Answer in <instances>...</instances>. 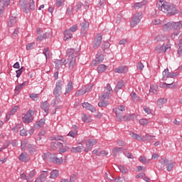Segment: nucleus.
<instances>
[{
	"label": "nucleus",
	"mask_w": 182,
	"mask_h": 182,
	"mask_svg": "<svg viewBox=\"0 0 182 182\" xmlns=\"http://www.w3.org/2000/svg\"><path fill=\"white\" fill-rule=\"evenodd\" d=\"M156 8L165 14H168V16L178 14L176 6L167 2H164L163 1H159L156 3Z\"/></svg>",
	"instance_id": "f257e3e1"
},
{
	"label": "nucleus",
	"mask_w": 182,
	"mask_h": 182,
	"mask_svg": "<svg viewBox=\"0 0 182 182\" xmlns=\"http://www.w3.org/2000/svg\"><path fill=\"white\" fill-rule=\"evenodd\" d=\"M80 55L79 51L73 49L69 48L67 50V56H68V69L69 70H73L74 68L76 66V58Z\"/></svg>",
	"instance_id": "f03ea898"
},
{
	"label": "nucleus",
	"mask_w": 182,
	"mask_h": 182,
	"mask_svg": "<svg viewBox=\"0 0 182 182\" xmlns=\"http://www.w3.org/2000/svg\"><path fill=\"white\" fill-rule=\"evenodd\" d=\"M63 87V82L58 80L55 83V87L53 90V95L55 99H58L62 95V88Z\"/></svg>",
	"instance_id": "7ed1b4c3"
},
{
	"label": "nucleus",
	"mask_w": 182,
	"mask_h": 182,
	"mask_svg": "<svg viewBox=\"0 0 182 182\" xmlns=\"http://www.w3.org/2000/svg\"><path fill=\"white\" fill-rule=\"evenodd\" d=\"M141 18H143V13H136L133 18L131 20V27L134 28L135 26H137L139 23H140V21H141Z\"/></svg>",
	"instance_id": "20e7f679"
},
{
	"label": "nucleus",
	"mask_w": 182,
	"mask_h": 182,
	"mask_svg": "<svg viewBox=\"0 0 182 182\" xmlns=\"http://www.w3.org/2000/svg\"><path fill=\"white\" fill-rule=\"evenodd\" d=\"M35 114V112L29 109L26 114L24 115V117H22V120L23 123H26V124H29L32 120H33V116Z\"/></svg>",
	"instance_id": "39448f33"
},
{
	"label": "nucleus",
	"mask_w": 182,
	"mask_h": 182,
	"mask_svg": "<svg viewBox=\"0 0 182 182\" xmlns=\"http://www.w3.org/2000/svg\"><path fill=\"white\" fill-rule=\"evenodd\" d=\"M171 49V45L170 44H166V46L159 45L155 47V50L158 53H166L167 50H170Z\"/></svg>",
	"instance_id": "423d86ee"
},
{
	"label": "nucleus",
	"mask_w": 182,
	"mask_h": 182,
	"mask_svg": "<svg viewBox=\"0 0 182 182\" xmlns=\"http://www.w3.org/2000/svg\"><path fill=\"white\" fill-rule=\"evenodd\" d=\"M49 176V171H43L40 176L36 178L34 182H44L46 181V178Z\"/></svg>",
	"instance_id": "0eeeda50"
},
{
	"label": "nucleus",
	"mask_w": 182,
	"mask_h": 182,
	"mask_svg": "<svg viewBox=\"0 0 182 182\" xmlns=\"http://www.w3.org/2000/svg\"><path fill=\"white\" fill-rule=\"evenodd\" d=\"M97 144V140L96 139H89L87 144H86V147L85 149V153L90 151L93 146Z\"/></svg>",
	"instance_id": "6e6552de"
},
{
	"label": "nucleus",
	"mask_w": 182,
	"mask_h": 182,
	"mask_svg": "<svg viewBox=\"0 0 182 182\" xmlns=\"http://www.w3.org/2000/svg\"><path fill=\"white\" fill-rule=\"evenodd\" d=\"M55 65V69L59 70L60 68L65 69L66 68V60H55L54 62Z\"/></svg>",
	"instance_id": "1a4fd4ad"
},
{
	"label": "nucleus",
	"mask_w": 182,
	"mask_h": 182,
	"mask_svg": "<svg viewBox=\"0 0 182 182\" xmlns=\"http://www.w3.org/2000/svg\"><path fill=\"white\" fill-rule=\"evenodd\" d=\"M50 163H54V164H62V163H63V158L58 157V154H53Z\"/></svg>",
	"instance_id": "9d476101"
},
{
	"label": "nucleus",
	"mask_w": 182,
	"mask_h": 182,
	"mask_svg": "<svg viewBox=\"0 0 182 182\" xmlns=\"http://www.w3.org/2000/svg\"><path fill=\"white\" fill-rule=\"evenodd\" d=\"M19 5H20L21 8L23 9V12H25V14H29L30 10H29V8L28 7V1H27L20 0Z\"/></svg>",
	"instance_id": "9b49d317"
},
{
	"label": "nucleus",
	"mask_w": 182,
	"mask_h": 182,
	"mask_svg": "<svg viewBox=\"0 0 182 182\" xmlns=\"http://www.w3.org/2000/svg\"><path fill=\"white\" fill-rule=\"evenodd\" d=\"M105 59V55L103 54H100V53H98L96 55V59L92 62V66H96L97 63H100V62H103Z\"/></svg>",
	"instance_id": "f8f14e48"
},
{
	"label": "nucleus",
	"mask_w": 182,
	"mask_h": 182,
	"mask_svg": "<svg viewBox=\"0 0 182 182\" xmlns=\"http://www.w3.org/2000/svg\"><path fill=\"white\" fill-rule=\"evenodd\" d=\"M103 35L102 33H98L94 41V48L97 49L98 46H100L102 44V39Z\"/></svg>",
	"instance_id": "ddd939ff"
},
{
	"label": "nucleus",
	"mask_w": 182,
	"mask_h": 182,
	"mask_svg": "<svg viewBox=\"0 0 182 182\" xmlns=\"http://www.w3.org/2000/svg\"><path fill=\"white\" fill-rule=\"evenodd\" d=\"M49 102H48V101L41 103V108L45 112V116H48V114H49Z\"/></svg>",
	"instance_id": "4468645a"
},
{
	"label": "nucleus",
	"mask_w": 182,
	"mask_h": 182,
	"mask_svg": "<svg viewBox=\"0 0 182 182\" xmlns=\"http://www.w3.org/2000/svg\"><path fill=\"white\" fill-rule=\"evenodd\" d=\"M107 91L104 93L102 95V100H106V99H109V95L112 92V86H110V84H107L106 87Z\"/></svg>",
	"instance_id": "2eb2a0df"
},
{
	"label": "nucleus",
	"mask_w": 182,
	"mask_h": 182,
	"mask_svg": "<svg viewBox=\"0 0 182 182\" xmlns=\"http://www.w3.org/2000/svg\"><path fill=\"white\" fill-rule=\"evenodd\" d=\"M18 159L23 163H28V161L31 160V157H29L28 154H26V152H23L19 155Z\"/></svg>",
	"instance_id": "dca6fc26"
},
{
	"label": "nucleus",
	"mask_w": 182,
	"mask_h": 182,
	"mask_svg": "<svg viewBox=\"0 0 182 182\" xmlns=\"http://www.w3.org/2000/svg\"><path fill=\"white\" fill-rule=\"evenodd\" d=\"M147 4V1L144 0L141 2L135 3L133 6V8L136 9V11H139V9L141 8H144Z\"/></svg>",
	"instance_id": "f3484780"
},
{
	"label": "nucleus",
	"mask_w": 182,
	"mask_h": 182,
	"mask_svg": "<svg viewBox=\"0 0 182 182\" xmlns=\"http://www.w3.org/2000/svg\"><path fill=\"white\" fill-rule=\"evenodd\" d=\"M72 90H73V82L70 80L67 85V87L65 89V95L68 96L70 94V92H72Z\"/></svg>",
	"instance_id": "a211bd4d"
},
{
	"label": "nucleus",
	"mask_w": 182,
	"mask_h": 182,
	"mask_svg": "<svg viewBox=\"0 0 182 182\" xmlns=\"http://www.w3.org/2000/svg\"><path fill=\"white\" fill-rule=\"evenodd\" d=\"M82 106L85 109H87V110H90V112H92V113H95V112H96V108H95V107H93L92 105L89 104L88 102L82 103Z\"/></svg>",
	"instance_id": "6ab92c4d"
},
{
	"label": "nucleus",
	"mask_w": 182,
	"mask_h": 182,
	"mask_svg": "<svg viewBox=\"0 0 182 182\" xmlns=\"http://www.w3.org/2000/svg\"><path fill=\"white\" fill-rule=\"evenodd\" d=\"M129 135L131 137H132V139L138 140V141H143V135L141 134L139 135L133 132H129Z\"/></svg>",
	"instance_id": "aec40b11"
},
{
	"label": "nucleus",
	"mask_w": 182,
	"mask_h": 182,
	"mask_svg": "<svg viewBox=\"0 0 182 182\" xmlns=\"http://www.w3.org/2000/svg\"><path fill=\"white\" fill-rule=\"evenodd\" d=\"M80 26L82 33H86L89 29V23L87 21H84L80 24Z\"/></svg>",
	"instance_id": "412c9836"
},
{
	"label": "nucleus",
	"mask_w": 182,
	"mask_h": 182,
	"mask_svg": "<svg viewBox=\"0 0 182 182\" xmlns=\"http://www.w3.org/2000/svg\"><path fill=\"white\" fill-rule=\"evenodd\" d=\"M16 22H18V17L11 16L9 18V21L8 22V25L10 27L15 26V25H16Z\"/></svg>",
	"instance_id": "4be33fe9"
},
{
	"label": "nucleus",
	"mask_w": 182,
	"mask_h": 182,
	"mask_svg": "<svg viewBox=\"0 0 182 182\" xmlns=\"http://www.w3.org/2000/svg\"><path fill=\"white\" fill-rule=\"evenodd\" d=\"M154 139V136H151L149 134H146V135H142V141H148V143H151V141Z\"/></svg>",
	"instance_id": "5701e85b"
},
{
	"label": "nucleus",
	"mask_w": 182,
	"mask_h": 182,
	"mask_svg": "<svg viewBox=\"0 0 182 182\" xmlns=\"http://www.w3.org/2000/svg\"><path fill=\"white\" fill-rule=\"evenodd\" d=\"M124 85H125L124 81L123 80L119 81L116 85V87L114 88V92H116V93H118L119 90L123 89V87H124Z\"/></svg>",
	"instance_id": "b1692460"
},
{
	"label": "nucleus",
	"mask_w": 182,
	"mask_h": 182,
	"mask_svg": "<svg viewBox=\"0 0 182 182\" xmlns=\"http://www.w3.org/2000/svg\"><path fill=\"white\" fill-rule=\"evenodd\" d=\"M53 156V154H50V152H47L43 154L42 158H43V160H47L48 161L51 162Z\"/></svg>",
	"instance_id": "393cba45"
},
{
	"label": "nucleus",
	"mask_w": 182,
	"mask_h": 182,
	"mask_svg": "<svg viewBox=\"0 0 182 182\" xmlns=\"http://www.w3.org/2000/svg\"><path fill=\"white\" fill-rule=\"evenodd\" d=\"M127 67L126 66H120L118 68L115 69V72L117 73H127Z\"/></svg>",
	"instance_id": "a878e982"
},
{
	"label": "nucleus",
	"mask_w": 182,
	"mask_h": 182,
	"mask_svg": "<svg viewBox=\"0 0 182 182\" xmlns=\"http://www.w3.org/2000/svg\"><path fill=\"white\" fill-rule=\"evenodd\" d=\"M162 75H163L164 80H167L168 77L171 78V73L168 72V68H166L163 71Z\"/></svg>",
	"instance_id": "bb28decb"
},
{
	"label": "nucleus",
	"mask_w": 182,
	"mask_h": 182,
	"mask_svg": "<svg viewBox=\"0 0 182 182\" xmlns=\"http://www.w3.org/2000/svg\"><path fill=\"white\" fill-rule=\"evenodd\" d=\"M83 149H85V147L81 145V146H78L77 147H73L70 149L71 153H81L82 150H83Z\"/></svg>",
	"instance_id": "cd10ccee"
},
{
	"label": "nucleus",
	"mask_w": 182,
	"mask_h": 182,
	"mask_svg": "<svg viewBox=\"0 0 182 182\" xmlns=\"http://www.w3.org/2000/svg\"><path fill=\"white\" fill-rule=\"evenodd\" d=\"M45 122H46V119L45 118L41 119L39 121L36 122V127L37 129H41V127H43V126H45Z\"/></svg>",
	"instance_id": "c85d7f7f"
},
{
	"label": "nucleus",
	"mask_w": 182,
	"mask_h": 182,
	"mask_svg": "<svg viewBox=\"0 0 182 182\" xmlns=\"http://www.w3.org/2000/svg\"><path fill=\"white\" fill-rule=\"evenodd\" d=\"M101 48L104 53H106V52H107V50H109V48H110V43H109V42L107 41H105L104 42V43L102 44Z\"/></svg>",
	"instance_id": "c756f323"
},
{
	"label": "nucleus",
	"mask_w": 182,
	"mask_h": 182,
	"mask_svg": "<svg viewBox=\"0 0 182 182\" xmlns=\"http://www.w3.org/2000/svg\"><path fill=\"white\" fill-rule=\"evenodd\" d=\"M49 36H50L49 33H45L43 34L38 36L36 38V41L37 42H41V41H43V39H46L49 38Z\"/></svg>",
	"instance_id": "7c9ffc66"
},
{
	"label": "nucleus",
	"mask_w": 182,
	"mask_h": 182,
	"mask_svg": "<svg viewBox=\"0 0 182 182\" xmlns=\"http://www.w3.org/2000/svg\"><path fill=\"white\" fill-rule=\"evenodd\" d=\"M73 35L70 31L66 30L64 31V38L63 41H69V39H72Z\"/></svg>",
	"instance_id": "2f4dec72"
},
{
	"label": "nucleus",
	"mask_w": 182,
	"mask_h": 182,
	"mask_svg": "<svg viewBox=\"0 0 182 182\" xmlns=\"http://www.w3.org/2000/svg\"><path fill=\"white\" fill-rule=\"evenodd\" d=\"M157 90H159V86L157 85H152L150 87L149 93L157 95Z\"/></svg>",
	"instance_id": "473e14b6"
},
{
	"label": "nucleus",
	"mask_w": 182,
	"mask_h": 182,
	"mask_svg": "<svg viewBox=\"0 0 182 182\" xmlns=\"http://www.w3.org/2000/svg\"><path fill=\"white\" fill-rule=\"evenodd\" d=\"M173 25L171 22H168L163 26V30L168 32V31H171Z\"/></svg>",
	"instance_id": "72a5a7b5"
},
{
	"label": "nucleus",
	"mask_w": 182,
	"mask_h": 182,
	"mask_svg": "<svg viewBox=\"0 0 182 182\" xmlns=\"http://www.w3.org/2000/svg\"><path fill=\"white\" fill-rule=\"evenodd\" d=\"M86 93V87H82L80 90L76 91L75 95L76 96H82V95H85Z\"/></svg>",
	"instance_id": "f704fd0d"
},
{
	"label": "nucleus",
	"mask_w": 182,
	"mask_h": 182,
	"mask_svg": "<svg viewBox=\"0 0 182 182\" xmlns=\"http://www.w3.org/2000/svg\"><path fill=\"white\" fill-rule=\"evenodd\" d=\"M107 66L105 65H100L97 68V70L98 72V73H103V72H105V70H106L107 69Z\"/></svg>",
	"instance_id": "c9c22d12"
},
{
	"label": "nucleus",
	"mask_w": 182,
	"mask_h": 182,
	"mask_svg": "<svg viewBox=\"0 0 182 182\" xmlns=\"http://www.w3.org/2000/svg\"><path fill=\"white\" fill-rule=\"evenodd\" d=\"M59 176V171L54 169L51 171L50 178H56Z\"/></svg>",
	"instance_id": "e433bc0d"
},
{
	"label": "nucleus",
	"mask_w": 182,
	"mask_h": 182,
	"mask_svg": "<svg viewBox=\"0 0 182 182\" xmlns=\"http://www.w3.org/2000/svg\"><path fill=\"white\" fill-rule=\"evenodd\" d=\"M173 167H174V163L170 162L169 161L168 163H166V168L167 171H171V170H173Z\"/></svg>",
	"instance_id": "4c0bfd02"
},
{
	"label": "nucleus",
	"mask_w": 182,
	"mask_h": 182,
	"mask_svg": "<svg viewBox=\"0 0 182 182\" xmlns=\"http://www.w3.org/2000/svg\"><path fill=\"white\" fill-rule=\"evenodd\" d=\"M28 150L29 153H35V151H36V146L32 145V144H28Z\"/></svg>",
	"instance_id": "58836bf2"
},
{
	"label": "nucleus",
	"mask_w": 182,
	"mask_h": 182,
	"mask_svg": "<svg viewBox=\"0 0 182 182\" xmlns=\"http://www.w3.org/2000/svg\"><path fill=\"white\" fill-rule=\"evenodd\" d=\"M11 4L10 0H0V6H9Z\"/></svg>",
	"instance_id": "ea45409f"
},
{
	"label": "nucleus",
	"mask_w": 182,
	"mask_h": 182,
	"mask_svg": "<svg viewBox=\"0 0 182 182\" xmlns=\"http://www.w3.org/2000/svg\"><path fill=\"white\" fill-rule=\"evenodd\" d=\"M22 127H23V126L21 124H18L17 125H16L14 128H12L13 132H14V133H18L19 132V130H21V129H22Z\"/></svg>",
	"instance_id": "a19ab883"
},
{
	"label": "nucleus",
	"mask_w": 182,
	"mask_h": 182,
	"mask_svg": "<svg viewBox=\"0 0 182 182\" xmlns=\"http://www.w3.org/2000/svg\"><path fill=\"white\" fill-rule=\"evenodd\" d=\"M172 29H177L178 31L181 29L180 26V23L179 22H172Z\"/></svg>",
	"instance_id": "79ce46f5"
},
{
	"label": "nucleus",
	"mask_w": 182,
	"mask_h": 182,
	"mask_svg": "<svg viewBox=\"0 0 182 182\" xmlns=\"http://www.w3.org/2000/svg\"><path fill=\"white\" fill-rule=\"evenodd\" d=\"M73 12V6H71V5L68 6L66 10V15H68L69 16H70Z\"/></svg>",
	"instance_id": "37998d69"
},
{
	"label": "nucleus",
	"mask_w": 182,
	"mask_h": 182,
	"mask_svg": "<svg viewBox=\"0 0 182 182\" xmlns=\"http://www.w3.org/2000/svg\"><path fill=\"white\" fill-rule=\"evenodd\" d=\"M65 5V0H56L55 6L57 8H60V6H63Z\"/></svg>",
	"instance_id": "c03bdc74"
},
{
	"label": "nucleus",
	"mask_w": 182,
	"mask_h": 182,
	"mask_svg": "<svg viewBox=\"0 0 182 182\" xmlns=\"http://www.w3.org/2000/svg\"><path fill=\"white\" fill-rule=\"evenodd\" d=\"M28 9L29 11H35V1L33 0H30Z\"/></svg>",
	"instance_id": "a18cd8bd"
},
{
	"label": "nucleus",
	"mask_w": 182,
	"mask_h": 182,
	"mask_svg": "<svg viewBox=\"0 0 182 182\" xmlns=\"http://www.w3.org/2000/svg\"><path fill=\"white\" fill-rule=\"evenodd\" d=\"M123 150V147H114L112 149V152L114 153V156H116V154H117V153L120 152L121 151Z\"/></svg>",
	"instance_id": "49530a36"
},
{
	"label": "nucleus",
	"mask_w": 182,
	"mask_h": 182,
	"mask_svg": "<svg viewBox=\"0 0 182 182\" xmlns=\"http://www.w3.org/2000/svg\"><path fill=\"white\" fill-rule=\"evenodd\" d=\"M51 140H55V141H63V136H57L54 137H51Z\"/></svg>",
	"instance_id": "de8ad7c7"
},
{
	"label": "nucleus",
	"mask_w": 182,
	"mask_h": 182,
	"mask_svg": "<svg viewBox=\"0 0 182 182\" xmlns=\"http://www.w3.org/2000/svg\"><path fill=\"white\" fill-rule=\"evenodd\" d=\"M174 83V79H171V82L166 83V89H171V87H176L175 85H173Z\"/></svg>",
	"instance_id": "09e8293b"
},
{
	"label": "nucleus",
	"mask_w": 182,
	"mask_h": 182,
	"mask_svg": "<svg viewBox=\"0 0 182 182\" xmlns=\"http://www.w3.org/2000/svg\"><path fill=\"white\" fill-rule=\"evenodd\" d=\"M25 83H26V82H23V83H21V84L17 85V86L16 87V88H15V90H16V92H21V90H22V89L23 88V86H25Z\"/></svg>",
	"instance_id": "8fccbe9b"
},
{
	"label": "nucleus",
	"mask_w": 182,
	"mask_h": 182,
	"mask_svg": "<svg viewBox=\"0 0 182 182\" xmlns=\"http://www.w3.org/2000/svg\"><path fill=\"white\" fill-rule=\"evenodd\" d=\"M18 109H19V107H18V105L14 106L11 110L9 112L10 114H11L12 116H14V114H15L16 112H18Z\"/></svg>",
	"instance_id": "3c124183"
},
{
	"label": "nucleus",
	"mask_w": 182,
	"mask_h": 182,
	"mask_svg": "<svg viewBox=\"0 0 182 182\" xmlns=\"http://www.w3.org/2000/svg\"><path fill=\"white\" fill-rule=\"evenodd\" d=\"M22 72H23V67L18 68L16 71V77H21V75H22Z\"/></svg>",
	"instance_id": "603ef678"
},
{
	"label": "nucleus",
	"mask_w": 182,
	"mask_h": 182,
	"mask_svg": "<svg viewBox=\"0 0 182 182\" xmlns=\"http://www.w3.org/2000/svg\"><path fill=\"white\" fill-rule=\"evenodd\" d=\"M109 103L102 101L100 102H98L99 107H107L108 106Z\"/></svg>",
	"instance_id": "864d4df0"
},
{
	"label": "nucleus",
	"mask_w": 182,
	"mask_h": 182,
	"mask_svg": "<svg viewBox=\"0 0 182 182\" xmlns=\"http://www.w3.org/2000/svg\"><path fill=\"white\" fill-rule=\"evenodd\" d=\"M115 114H116L117 117L118 118V121L122 122V120L123 119V115H122V114H120V112H119V111H115Z\"/></svg>",
	"instance_id": "5fc2aeb1"
},
{
	"label": "nucleus",
	"mask_w": 182,
	"mask_h": 182,
	"mask_svg": "<svg viewBox=\"0 0 182 182\" xmlns=\"http://www.w3.org/2000/svg\"><path fill=\"white\" fill-rule=\"evenodd\" d=\"M58 146L60 149H62L63 147V144L59 141H54L51 143V146Z\"/></svg>",
	"instance_id": "6e6d98bb"
},
{
	"label": "nucleus",
	"mask_w": 182,
	"mask_h": 182,
	"mask_svg": "<svg viewBox=\"0 0 182 182\" xmlns=\"http://www.w3.org/2000/svg\"><path fill=\"white\" fill-rule=\"evenodd\" d=\"M168 162V160L166 159H164V158H162L160 161H159V163H161V164L162 166H166L167 165V163Z\"/></svg>",
	"instance_id": "4d7b16f0"
},
{
	"label": "nucleus",
	"mask_w": 182,
	"mask_h": 182,
	"mask_svg": "<svg viewBox=\"0 0 182 182\" xmlns=\"http://www.w3.org/2000/svg\"><path fill=\"white\" fill-rule=\"evenodd\" d=\"M77 135V131H70L67 136H70V137H76Z\"/></svg>",
	"instance_id": "13d9d810"
},
{
	"label": "nucleus",
	"mask_w": 182,
	"mask_h": 182,
	"mask_svg": "<svg viewBox=\"0 0 182 182\" xmlns=\"http://www.w3.org/2000/svg\"><path fill=\"white\" fill-rule=\"evenodd\" d=\"M118 168L121 171V173H122V174H126V173H127V170L124 168V166H119Z\"/></svg>",
	"instance_id": "bf43d9fd"
},
{
	"label": "nucleus",
	"mask_w": 182,
	"mask_h": 182,
	"mask_svg": "<svg viewBox=\"0 0 182 182\" xmlns=\"http://www.w3.org/2000/svg\"><path fill=\"white\" fill-rule=\"evenodd\" d=\"M139 123L142 126H144V125H146V124H147L149 123V120L147 119H141L139 120Z\"/></svg>",
	"instance_id": "052dcab7"
},
{
	"label": "nucleus",
	"mask_w": 182,
	"mask_h": 182,
	"mask_svg": "<svg viewBox=\"0 0 182 182\" xmlns=\"http://www.w3.org/2000/svg\"><path fill=\"white\" fill-rule=\"evenodd\" d=\"M136 68L139 69V70H143V69H144V65H143V63L139 62L137 63Z\"/></svg>",
	"instance_id": "680f3d73"
},
{
	"label": "nucleus",
	"mask_w": 182,
	"mask_h": 182,
	"mask_svg": "<svg viewBox=\"0 0 182 182\" xmlns=\"http://www.w3.org/2000/svg\"><path fill=\"white\" fill-rule=\"evenodd\" d=\"M82 6H83V4H82V2L77 3V4L75 6V11L78 12L79 9H80V8H82Z\"/></svg>",
	"instance_id": "e2e57ef3"
},
{
	"label": "nucleus",
	"mask_w": 182,
	"mask_h": 182,
	"mask_svg": "<svg viewBox=\"0 0 182 182\" xmlns=\"http://www.w3.org/2000/svg\"><path fill=\"white\" fill-rule=\"evenodd\" d=\"M82 120V122H84L85 123H89L90 122V119H89V117L85 114H83Z\"/></svg>",
	"instance_id": "0e129e2a"
},
{
	"label": "nucleus",
	"mask_w": 182,
	"mask_h": 182,
	"mask_svg": "<svg viewBox=\"0 0 182 182\" xmlns=\"http://www.w3.org/2000/svg\"><path fill=\"white\" fill-rule=\"evenodd\" d=\"M29 97L32 100H38V94H30Z\"/></svg>",
	"instance_id": "69168bd1"
},
{
	"label": "nucleus",
	"mask_w": 182,
	"mask_h": 182,
	"mask_svg": "<svg viewBox=\"0 0 182 182\" xmlns=\"http://www.w3.org/2000/svg\"><path fill=\"white\" fill-rule=\"evenodd\" d=\"M20 136H28V132L26 131V129H25L24 128L21 129Z\"/></svg>",
	"instance_id": "338daca9"
},
{
	"label": "nucleus",
	"mask_w": 182,
	"mask_h": 182,
	"mask_svg": "<svg viewBox=\"0 0 182 182\" xmlns=\"http://www.w3.org/2000/svg\"><path fill=\"white\" fill-rule=\"evenodd\" d=\"M36 173V172L35 171V170H33V171H30V173L28 176V178H33Z\"/></svg>",
	"instance_id": "774afa93"
}]
</instances>
